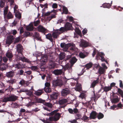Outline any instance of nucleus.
<instances>
[{
  "instance_id": "33",
  "label": "nucleus",
  "mask_w": 123,
  "mask_h": 123,
  "mask_svg": "<svg viewBox=\"0 0 123 123\" xmlns=\"http://www.w3.org/2000/svg\"><path fill=\"white\" fill-rule=\"evenodd\" d=\"M33 36L38 40H39L40 39V37L39 34L37 32H35L34 33L33 35Z\"/></svg>"
},
{
  "instance_id": "17",
  "label": "nucleus",
  "mask_w": 123,
  "mask_h": 123,
  "mask_svg": "<svg viewBox=\"0 0 123 123\" xmlns=\"http://www.w3.org/2000/svg\"><path fill=\"white\" fill-rule=\"evenodd\" d=\"M13 67L18 69H20L23 68L24 66L22 64L19 63L14 65Z\"/></svg>"
},
{
  "instance_id": "37",
  "label": "nucleus",
  "mask_w": 123,
  "mask_h": 123,
  "mask_svg": "<svg viewBox=\"0 0 123 123\" xmlns=\"http://www.w3.org/2000/svg\"><path fill=\"white\" fill-rule=\"evenodd\" d=\"M16 80L15 79H12L7 81V82L11 84H12L16 83Z\"/></svg>"
},
{
  "instance_id": "1",
  "label": "nucleus",
  "mask_w": 123,
  "mask_h": 123,
  "mask_svg": "<svg viewBox=\"0 0 123 123\" xmlns=\"http://www.w3.org/2000/svg\"><path fill=\"white\" fill-rule=\"evenodd\" d=\"M17 52L20 53V54L17 55L16 57L18 60H21L23 62H25L28 63H30V61L28 59L24 57H22L23 55L21 54L23 50V48L22 46L20 44H18L17 46Z\"/></svg>"
},
{
  "instance_id": "61",
  "label": "nucleus",
  "mask_w": 123,
  "mask_h": 123,
  "mask_svg": "<svg viewBox=\"0 0 123 123\" xmlns=\"http://www.w3.org/2000/svg\"><path fill=\"white\" fill-rule=\"evenodd\" d=\"M45 87H49L50 84L48 82H46L45 84Z\"/></svg>"
},
{
  "instance_id": "27",
  "label": "nucleus",
  "mask_w": 123,
  "mask_h": 123,
  "mask_svg": "<svg viewBox=\"0 0 123 123\" xmlns=\"http://www.w3.org/2000/svg\"><path fill=\"white\" fill-rule=\"evenodd\" d=\"M119 101V99L117 96L113 98L111 100V102L114 103H117Z\"/></svg>"
},
{
  "instance_id": "32",
  "label": "nucleus",
  "mask_w": 123,
  "mask_h": 123,
  "mask_svg": "<svg viewBox=\"0 0 123 123\" xmlns=\"http://www.w3.org/2000/svg\"><path fill=\"white\" fill-rule=\"evenodd\" d=\"M112 1H111V4L109 3H105L103 5V6L104 8H109L111 6V4H112Z\"/></svg>"
},
{
  "instance_id": "21",
  "label": "nucleus",
  "mask_w": 123,
  "mask_h": 123,
  "mask_svg": "<svg viewBox=\"0 0 123 123\" xmlns=\"http://www.w3.org/2000/svg\"><path fill=\"white\" fill-rule=\"evenodd\" d=\"M49 67L50 68H54L55 66V63L53 62V60H51L49 62Z\"/></svg>"
},
{
  "instance_id": "45",
  "label": "nucleus",
  "mask_w": 123,
  "mask_h": 123,
  "mask_svg": "<svg viewBox=\"0 0 123 123\" xmlns=\"http://www.w3.org/2000/svg\"><path fill=\"white\" fill-rule=\"evenodd\" d=\"M44 105L50 108H51L53 106L52 105L49 103H44Z\"/></svg>"
},
{
  "instance_id": "10",
  "label": "nucleus",
  "mask_w": 123,
  "mask_h": 123,
  "mask_svg": "<svg viewBox=\"0 0 123 123\" xmlns=\"http://www.w3.org/2000/svg\"><path fill=\"white\" fill-rule=\"evenodd\" d=\"M59 95L58 92H54L52 94L50 95V98L52 99H56Z\"/></svg>"
},
{
  "instance_id": "4",
  "label": "nucleus",
  "mask_w": 123,
  "mask_h": 123,
  "mask_svg": "<svg viewBox=\"0 0 123 123\" xmlns=\"http://www.w3.org/2000/svg\"><path fill=\"white\" fill-rule=\"evenodd\" d=\"M18 97L15 95H12L8 97H4L3 98L2 102L6 103L8 102H13L17 99Z\"/></svg>"
},
{
  "instance_id": "43",
  "label": "nucleus",
  "mask_w": 123,
  "mask_h": 123,
  "mask_svg": "<svg viewBox=\"0 0 123 123\" xmlns=\"http://www.w3.org/2000/svg\"><path fill=\"white\" fill-rule=\"evenodd\" d=\"M74 96L73 95H70L67 98V99L68 100L73 101L74 100Z\"/></svg>"
},
{
  "instance_id": "6",
  "label": "nucleus",
  "mask_w": 123,
  "mask_h": 123,
  "mask_svg": "<svg viewBox=\"0 0 123 123\" xmlns=\"http://www.w3.org/2000/svg\"><path fill=\"white\" fill-rule=\"evenodd\" d=\"M40 59L41 65L42 66L45 65L48 61V57L46 55H42Z\"/></svg>"
},
{
  "instance_id": "11",
  "label": "nucleus",
  "mask_w": 123,
  "mask_h": 123,
  "mask_svg": "<svg viewBox=\"0 0 123 123\" xmlns=\"http://www.w3.org/2000/svg\"><path fill=\"white\" fill-rule=\"evenodd\" d=\"M61 32L60 31H58L57 30L54 32L52 34V36L53 38H57L58 36L60 34Z\"/></svg>"
},
{
  "instance_id": "28",
  "label": "nucleus",
  "mask_w": 123,
  "mask_h": 123,
  "mask_svg": "<svg viewBox=\"0 0 123 123\" xmlns=\"http://www.w3.org/2000/svg\"><path fill=\"white\" fill-rule=\"evenodd\" d=\"M46 38L47 39L50 40L51 42H52L53 40L52 37V36L50 34H48L47 35H46Z\"/></svg>"
},
{
  "instance_id": "38",
  "label": "nucleus",
  "mask_w": 123,
  "mask_h": 123,
  "mask_svg": "<svg viewBox=\"0 0 123 123\" xmlns=\"http://www.w3.org/2000/svg\"><path fill=\"white\" fill-rule=\"evenodd\" d=\"M5 0H1L0 2V6L1 7H3L5 4Z\"/></svg>"
},
{
  "instance_id": "64",
  "label": "nucleus",
  "mask_w": 123,
  "mask_h": 123,
  "mask_svg": "<svg viewBox=\"0 0 123 123\" xmlns=\"http://www.w3.org/2000/svg\"><path fill=\"white\" fill-rule=\"evenodd\" d=\"M19 84L21 85H24L25 83V81L24 80H21L19 82Z\"/></svg>"
},
{
  "instance_id": "12",
  "label": "nucleus",
  "mask_w": 123,
  "mask_h": 123,
  "mask_svg": "<svg viewBox=\"0 0 123 123\" xmlns=\"http://www.w3.org/2000/svg\"><path fill=\"white\" fill-rule=\"evenodd\" d=\"M13 36L9 37L6 41V43L7 44H10L13 42Z\"/></svg>"
},
{
  "instance_id": "34",
  "label": "nucleus",
  "mask_w": 123,
  "mask_h": 123,
  "mask_svg": "<svg viewBox=\"0 0 123 123\" xmlns=\"http://www.w3.org/2000/svg\"><path fill=\"white\" fill-rule=\"evenodd\" d=\"M92 65V63L90 62L87 63L85 65V68H86L87 69H89L90 68H91Z\"/></svg>"
},
{
  "instance_id": "16",
  "label": "nucleus",
  "mask_w": 123,
  "mask_h": 123,
  "mask_svg": "<svg viewBox=\"0 0 123 123\" xmlns=\"http://www.w3.org/2000/svg\"><path fill=\"white\" fill-rule=\"evenodd\" d=\"M68 102V100L65 98H63L60 100L58 101L59 104L60 105L65 104Z\"/></svg>"
},
{
  "instance_id": "24",
  "label": "nucleus",
  "mask_w": 123,
  "mask_h": 123,
  "mask_svg": "<svg viewBox=\"0 0 123 123\" xmlns=\"http://www.w3.org/2000/svg\"><path fill=\"white\" fill-rule=\"evenodd\" d=\"M33 26L32 24H30L29 25L26 27V30L28 31H31L33 30Z\"/></svg>"
},
{
  "instance_id": "49",
  "label": "nucleus",
  "mask_w": 123,
  "mask_h": 123,
  "mask_svg": "<svg viewBox=\"0 0 123 123\" xmlns=\"http://www.w3.org/2000/svg\"><path fill=\"white\" fill-rule=\"evenodd\" d=\"M65 57L64 54H61L59 56L60 59L61 60H62Z\"/></svg>"
},
{
  "instance_id": "19",
  "label": "nucleus",
  "mask_w": 123,
  "mask_h": 123,
  "mask_svg": "<svg viewBox=\"0 0 123 123\" xmlns=\"http://www.w3.org/2000/svg\"><path fill=\"white\" fill-rule=\"evenodd\" d=\"M97 113L95 111H92L90 114V117L91 118L94 119L96 118Z\"/></svg>"
},
{
  "instance_id": "52",
  "label": "nucleus",
  "mask_w": 123,
  "mask_h": 123,
  "mask_svg": "<svg viewBox=\"0 0 123 123\" xmlns=\"http://www.w3.org/2000/svg\"><path fill=\"white\" fill-rule=\"evenodd\" d=\"M63 12L65 14H67L68 13V9L67 7L63 6Z\"/></svg>"
},
{
  "instance_id": "2",
  "label": "nucleus",
  "mask_w": 123,
  "mask_h": 123,
  "mask_svg": "<svg viewBox=\"0 0 123 123\" xmlns=\"http://www.w3.org/2000/svg\"><path fill=\"white\" fill-rule=\"evenodd\" d=\"M58 110H55L51 112L50 113V115H54V116L49 117L48 120L50 121H56L58 120L60 117L61 115L58 113H56Z\"/></svg>"
},
{
  "instance_id": "57",
  "label": "nucleus",
  "mask_w": 123,
  "mask_h": 123,
  "mask_svg": "<svg viewBox=\"0 0 123 123\" xmlns=\"http://www.w3.org/2000/svg\"><path fill=\"white\" fill-rule=\"evenodd\" d=\"M119 86L120 87L123 88V85L122 81L121 80H119Z\"/></svg>"
},
{
  "instance_id": "26",
  "label": "nucleus",
  "mask_w": 123,
  "mask_h": 123,
  "mask_svg": "<svg viewBox=\"0 0 123 123\" xmlns=\"http://www.w3.org/2000/svg\"><path fill=\"white\" fill-rule=\"evenodd\" d=\"M43 90H40L36 91L34 93V94L37 96H39L41 95L43 93Z\"/></svg>"
},
{
  "instance_id": "18",
  "label": "nucleus",
  "mask_w": 123,
  "mask_h": 123,
  "mask_svg": "<svg viewBox=\"0 0 123 123\" xmlns=\"http://www.w3.org/2000/svg\"><path fill=\"white\" fill-rule=\"evenodd\" d=\"M37 28L38 31L41 32H44L46 31V29L41 25L39 26Z\"/></svg>"
},
{
  "instance_id": "29",
  "label": "nucleus",
  "mask_w": 123,
  "mask_h": 123,
  "mask_svg": "<svg viewBox=\"0 0 123 123\" xmlns=\"http://www.w3.org/2000/svg\"><path fill=\"white\" fill-rule=\"evenodd\" d=\"M76 87L75 88V90L77 91H80L81 90V85L80 84H77L76 85Z\"/></svg>"
},
{
  "instance_id": "7",
  "label": "nucleus",
  "mask_w": 123,
  "mask_h": 123,
  "mask_svg": "<svg viewBox=\"0 0 123 123\" xmlns=\"http://www.w3.org/2000/svg\"><path fill=\"white\" fill-rule=\"evenodd\" d=\"M70 90L69 88H66L62 89L61 95L63 97H65L70 93Z\"/></svg>"
},
{
  "instance_id": "3",
  "label": "nucleus",
  "mask_w": 123,
  "mask_h": 123,
  "mask_svg": "<svg viewBox=\"0 0 123 123\" xmlns=\"http://www.w3.org/2000/svg\"><path fill=\"white\" fill-rule=\"evenodd\" d=\"M77 59L75 57L72 58L71 61V64H67L66 65L63 67L64 70H68L69 72L71 73L72 72V67L73 65L77 61Z\"/></svg>"
},
{
  "instance_id": "8",
  "label": "nucleus",
  "mask_w": 123,
  "mask_h": 123,
  "mask_svg": "<svg viewBox=\"0 0 123 123\" xmlns=\"http://www.w3.org/2000/svg\"><path fill=\"white\" fill-rule=\"evenodd\" d=\"M54 84L56 86H61L63 84L62 80L60 79H57L54 82Z\"/></svg>"
},
{
  "instance_id": "48",
  "label": "nucleus",
  "mask_w": 123,
  "mask_h": 123,
  "mask_svg": "<svg viewBox=\"0 0 123 123\" xmlns=\"http://www.w3.org/2000/svg\"><path fill=\"white\" fill-rule=\"evenodd\" d=\"M55 14H54L51 15V16L48 17V18L49 21H50L52 19L55 18Z\"/></svg>"
},
{
  "instance_id": "31",
  "label": "nucleus",
  "mask_w": 123,
  "mask_h": 123,
  "mask_svg": "<svg viewBox=\"0 0 123 123\" xmlns=\"http://www.w3.org/2000/svg\"><path fill=\"white\" fill-rule=\"evenodd\" d=\"M101 67H100L98 69V72L99 74H104L105 72V70Z\"/></svg>"
},
{
  "instance_id": "62",
  "label": "nucleus",
  "mask_w": 123,
  "mask_h": 123,
  "mask_svg": "<svg viewBox=\"0 0 123 123\" xmlns=\"http://www.w3.org/2000/svg\"><path fill=\"white\" fill-rule=\"evenodd\" d=\"M69 112L71 114H73V110L71 108H69L68 110Z\"/></svg>"
},
{
  "instance_id": "55",
  "label": "nucleus",
  "mask_w": 123,
  "mask_h": 123,
  "mask_svg": "<svg viewBox=\"0 0 123 123\" xmlns=\"http://www.w3.org/2000/svg\"><path fill=\"white\" fill-rule=\"evenodd\" d=\"M28 91V90L25 89H21L19 91L20 92H27Z\"/></svg>"
},
{
  "instance_id": "63",
  "label": "nucleus",
  "mask_w": 123,
  "mask_h": 123,
  "mask_svg": "<svg viewBox=\"0 0 123 123\" xmlns=\"http://www.w3.org/2000/svg\"><path fill=\"white\" fill-rule=\"evenodd\" d=\"M69 122L71 123H76L77 122V121L75 119H74L72 120H70Z\"/></svg>"
},
{
  "instance_id": "46",
  "label": "nucleus",
  "mask_w": 123,
  "mask_h": 123,
  "mask_svg": "<svg viewBox=\"0 0 123 123\" xmlns=\"http://www.w3.org/2000/svg\"><path fill=\"white\" fill-rule=\"evenodd\" d=\"M57 30L58 31H60L61 32L60 34H61L62 33V32L65 31L66 30V29L65 28L62 27L59 30L57 29Z\"/></svg>"
},
{
  "instance_id": "47",
  "label": "nucleus",
  "mask_w": 123,
  "mask_h": 123,
  "mask_svg": "<svg viewBox=\"0 0 123 123\" xmlns=\"http://www.w3.org/2000/svg\"><path fill=\"white\" fill-rule=\"evenodd\" d=\"M11 105L13 108H17L18 106V105L16 103H12L11 104Z\"/></svg>"
},
{
  "instance_id": "14",
  "label": "nucleus",
  "mask_w": 123,
  "mask_h": 123,
  "mask_svg": "<svg viewBox=\"0 0 123 123\" xmlns=\"http://www.w3.org/2000/svg\"><path fill=\"white\" fill-rule=\"evenodd\" d=\"M62 72V69H55L53 71V73L55 75H58L61 74Z\"/></svg>"
},
{
  "instance_id": "30",
  "label": "nucleus",
  "mask_w": 123,
  "mask_h": 123,
  "mask_svg": "<svg viewBox=\"0 0 123 123\" xmlns=\"http://www.w3.org/2000/svg\"><path fill=\"white\" fill-rule=\"evenodd\" d=\"M7 66L3 63L0 66V69L1 70H3L6 69L7 68Z\"/></svg>"
},
{
  "instance_id": "35",
  "label": "nucleus",
  "mask_w": 123,
  "mask_h": 123,
  "mask_svg": "<svg viewBox=\"0 0 123 123\" xmlns=\"http://www.w3.org/2000/svg\"><path fill=\"white\" fill-rule=\"evenodd\" d=\"M97 116L98 119H99L102 118L104 117L103 114L101 112L97 114Z\"/></svg>"
},
{
  "instance_id": "36",
  "label": "nucleus",
  "mask_w": 123,
  "mask_h": 123,
  "mask_svg": "<svg viewBox=\"0 0 123 123\" xmlns=\"http://www.w3.org/2000/svg\"><path fill=\"white\" fill-rule=\"evenodd\" d=\"M13 17V15L10 12L8 13L7 16V19H10L12 18Z\"/></svg>"
},
{
  "instance_id": "39",
  "label": "nucleus",
  "mask_w": 123,
  "mask_h": 123,
  "mask_svg": "<svg viewBox=\"0 0 123 123\" xmlns=\"http://www.w3.org/2000/svg\"><path fill=\"white\" fill-rule=\"evenodd\" d=\"M14 12L15 13V16L16 18L19 19L21 18V14L20 13L17 12Z\"/></svg>"
},
{
  "instance_id": "41",
  "label": "nucleus",
  "mask_w": 123,
  "mask_h": 123,
  "mask_svg": "<svg viewBox=\"0 0 123 123\" xmlns=\"http://www.w3.org/2000/svg\"><path fill=\"white\" fill-rule=\"evenodd\" d=\"M8 8V6H7L4 8V14L5 16L6 15L7 13Z\"/></svg>"
},
{
  "instance_id": "59",
  "label": "nucleus",
  "mask_w": 123,
  "mask_h": 123,
  "mask_svg": "<svg viewBox=\"0 0 123 123\" xmlns=\"http://www.w3.org/2000/svg\"><path fill=\"white\" fill-rule=\"evenodd\" d=\"M52 7L54 8H56L57 7V4L56 3H54L52 5Z\"/></svg>"
},
{
  "instance_id": "60",
  "label": "nucleus",
  "mask_w": 123,
  "mask_h": 123,
  "mask_svg": "<svg viewBox=\"0 0 123 123\" xmlns=\"http://www.w3.org/2000/svg\"><path fill=\"white\" fill-rule=\"evenodd\" d=\"M94 68L97 69L100 67L99 64H95L94 65Z\"/></svg>"
},
{
  "instance_id": "40",
  "label": "nucleus",
  "mask_w": 123,
  "mask_h": 123,
  "mask_svg": "<svg viewBox=\"0 0 123 123\" xmlns=\"http://www.w3.org/2000/svg\"><path fill=\"white\" fill-rule=\"evenodd\" d=\"M45 10H44V9H43L42 11V12L43 14L45 16H47L49 15L51 13V12H48L46 13L44 12Z\"/></svg>"
},
{
  "instance_id": "56",
  "label": "nucleus",
  "mask_w": 123,
  "mask_h": 123,
  "mask_svg": "<svg viewBox=\"0 0 123 123\" xmlns=\"http://www.w3.org/2000/svg\"><path fill=\"white\" fill-rule=\"evenodd\" d=\"M28 92L26 93L29 96H31L32 95V92L31 91L29 90L28 91H28L27 92Z\"/></svg>"
},
{
  "instance_id": "51",
  "label": "nucleus",
  "mask_w": 123,
  "mask_h": 123,
  "mask_svg": "<svg viewBox=\"0 0 123 123\" xmlns=\"http://www.w3.org/2000/svg\"><path fill=\"white\" fill-rule=\"evenodd\" d=\"M30 68L33 71L36 70L38 68L37 66H31Z\"/></svg>"
},
{
  "instance_id": "22",
  "label": "nucleus",
  "mask_w": 123,
  "mask_h": 123,
  "mask_svg": "<svg viewBox=\"0 0 123 123\" xmlns=\"http://www.w3.org/2000/svg\"><path fill=\"white\" fill-rule=\"evenodd\" d=\"M82 47H86L88 46L87 43L84 40L81 41V42L80 44Z\"/></svg>"
},
{
  "instance_id": "53",
  "label": "nucleus",
  "mask_w": 123,
  "mask_h": 123,
  "mask_svg": "<svg viewBox=\"0 0 123 123\" xmlns=\"http://www.w3.org/2000/svg\"><path fill=\"white\" fill-rule=\"evenodd\" d=\"M34 104V103L33 102H30L26 105V106L28 107H29L31 106Z\"/></svg>"
},
{
  "instance_id": "13",
  "label": "nucleus",
  "mask_w": 123,
  "mask_h": 123,
  "mask_svg": "<svg viewBox=\"0 0 123 123\" xmlns=\"http://www.w3.org/2000/svg\"><path fill=\"white\" fill-rule=\"evenodd\" d=\"M6 76L8 78L12 77L14 75V72L13 71H11L6 73Z\"/></svg>"
},
{
  "instance_id": "44",
  "label": "nucleus",
  "mask_w": 123,
  "mask_h": 123,
  "mask_svg": "<svg viewBox=\"0 0 123 123\" xmlns=\"http://www.w3.org/2000/svg\"><path fill=\"white\" fill-rule=\"evenodd\" d=\"M44 90L45 92L48 93H49L51 91V89L49 87H45Z\"/></svg>"
},
{
  "instance_id": "5",
  "label": "nucleus",
  "mask_w": 123,
  "mask_h": 123,
  "mask_svg": "<svg viewBox=\"0 0 123 123\" xmlns=\"http://www.w3.org/2000/svg\"><path fill=\"white\" fill-rule=\"evenodd\" d=\"M69 46H70L69 49L72 52H76L78 51V49L75 47V44H65L64 48L63 49V50L65 51H67Z\"/></svg>"
},
{
  "instance_id": "50",
  "label": "nucleus",
  "mask_w": 123,
  "mask_h": 123,
  "mask_svg": "<svg viewBox=\"0 0 123 123\" xmlns=\"http://www.w3.org/2000/svg\"><path fill=\"white\" fill-rule=\"evenodd\" d=\"M37 102L38 103H43L44 100H42L41 98H39L37 100Z\"/></svg>"
},
{
  "instance_id": "9",
  "label": "nucleus",
  "mask_w": 123,
  "mask_h": 123,
  "mask_svg": "<svg viewBox=\"0 0 123 123\" xmlns=\"http://www.w3.org/2000/svg\"><path fill=\"white\" fill-rule=\"evenodd\" d=\"M6 56L8 58L10 61L12 60L13 56L12 52L8 50L6 53Z\"/></svg>"
},
{
  "instance_id": "25",
  "label": "nucleus",
  "mask_w": 123,
  "mask_h": 123,
  "mask_svg": "<svg viewBox=\"0 0 123 123\" xmlns=\"http://www.w3.org/2000/svg\"><path fill=\"white\" fill-rule=\"evenodd\" d=\"M111 87L110 86H105L103 88L104 91L106 92H107L111 90Z\"/></svg>"
},
{
  "instance_id": "42",
  "label": "nucleus",
  "mask_w": 123,
  "mask_h": 123,
  "mask_svg": "<svg viewBox=\"0 0 123 123\" xmlns=\"http://www.w3.org/2000/svg\"><path fill=\"white\" fill-rule=\"evenodd\" d=\"M117 92L121 95L122 98H123V92L120 88L117 89Z\"/></svg>"
},
{
  "instance_id": "20",
  "label": "nucleus",
  "mask_w": 123,
  "mask_h": 123,
  "mask_svg": "<svg viewBox=\"0 0 123 123\" xmlns=\"http://www.w3.org/2000/svg\"><path fill=\"white\" fill-rule=\"evenodd\" d=\"M88 54V53L86 52H84V53L81 52L80 53L79 55L80 58H84L87 56Z\"/></svg>"
},
{
  "instance_id": "15",
  "label": "nucleus",
  "mask_w": 123,
  "mask_h": 123,
  "mask_svg": "<svg viewBox=\"0 0 123 123\" xmlns=\"http://www.w3.org/2000/svg\"><path fill=\"white\" fill-rule=\"evenodd\" d=\"M99 80V78H98L96 80H94L92 83L91 84L90 87L92 88H94L96 85L98 83Z\"/></svg>"
},
{
  "instance_id": "54",
  "label": "nucleus",
  "mask_w": 123,
  "mask_h": 123,
  "mask_svg": "<svg viewBox=\"0 0 123 123\" xmlns=\"http://www.w3.org/2000/svg\"><path fill=\"white\" fill-rule=\"evenodd\" d=\"M40 23V21L39 20H37L36 21H34V25L35 26H37Z\"/></svg>"
},
{
  "instance_id": "23",
  "label": "nucleus",
  "mask_w": 123,
  "mask_h": 123,
  "mask_svg": "<svg viewBox=\"0 0 123 123\" xmlns=\"http://www.w3.org/2000/svg\"><path fill=\"white\" fill-rule=\"evenodd\" d=\"M72 25L71 24L69 23H66L65 25V28L66 30H69L71 29Z\"/></svg>"
},
{
  "instance_id": "58",
  "label": "nucleus",
  "mask_w": 123,
  "mask_h": 123,
  "mask_svg": "<svg viewBox=\"0 0 123 123\" xmlns=\"http://www.w3.org/2000/svg\"><path fill=\"white\" fill-rule=\"evenodd\" d=\"M2 60L3 61L5 62H6L8 61V59L6 57H3Z\"/></svg>"
}]
</instances>
